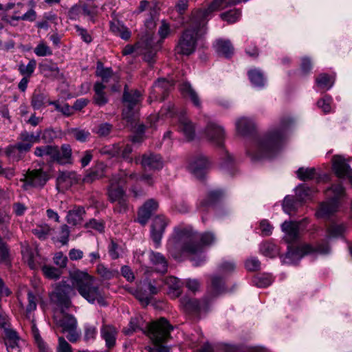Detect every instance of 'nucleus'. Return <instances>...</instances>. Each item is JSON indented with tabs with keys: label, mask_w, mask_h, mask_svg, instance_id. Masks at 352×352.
<instances>
[{
	"label": "nucleus",
	"mask_w": 352,
	"mask_h": 352,
	"mask_svg": "<svg viewBox=\"0 0 352 352\" xmlns=\"http://www.w3.org/2000/svg\"><path fill=\"white\" fill-rule=\"evenodd\" d=\"M72 286L62 281L50 294V300L60 308H69L71 302L69 294L75 287L79 294L92 305L106 306L104 298L98 286L94 285L95 278L87 271L74 270L69 272Z\"/></svg>",
	"instance_id": "1"
},
{
	"label": "nucleus",
	"mask_w": 352,
	"mask_h": 352,
	"mask_svg": "<svg viewBox=\"0 0 352 352\" xmlns=\"http://www.w3.org/2000/svg\"><path fill=\"white\" fill-rule=\"evenodd\" d=\"M216 241L215 234L211 232H205L198 236L190 226L176 228L167 242L166 248L175 258L184 254L197 256L203 252L204 246H210Z\"/></svg>",
	"instance_id": "2"
},
{
	"label": "nucleus",
	"mask_w": 352,
	"mask_h": 352,
	"mask_svg": "<svg viewBox=\"0 0 352 352\" xmlns=\"http://www.w3.org/2000/svg\"><path fill=\"white\" fill-rule=\"evenodd\" d=\"M291 122V119L283 118L278 127L274 129L265 136L254 140L247 151L251 160L258 161L274 156L287 136Z\"/></svg>",
	"instance_id": "3"
},
{
	"label": "nucleus",
	"mask_w": 352,
	"mask_h": 352,
	"mask_svg": "<svg viewBox=\"0 0 352 352\" xmlns=\"http://www.w3.org/2000/svg\"><path fill=\"white\" fill-rule=\"evenodd\" d=\"M236 269V263L231 260H223L217 267V273L210 277L212 295H207L201 300L184 296L181 298V303L184 308H207L212 305L216 296L226 293L228 289L226 287V280Z\"/></svg>",
	"instance_id": "4"
},
{
	"label": "nucleus",
	"mask_w": 352,
	"mask_h": 352,
	"mask_svg": "<svg viewBox=\"0 0 352 352\" xmlns=\"http://www.w3.org/2000/svg\"><path fill=\"white\" fill-rule=\"evenodd\" d=\"M198 10L192 13L190 25L182 33L175 50L177 54L188 56L192 54L196 48L197 41L206 32L205 24L201 26V19H197Z\"/></svg>",
	"instance_id": "5"
},
{
	"label": "nucleus",
	"mask_w": 352,
	"mask_h": 352,
	"mask_svg": "<svg viewBox=\"0 0 352 352\" xmlns=\"http://www.w3.org/2000/svg\"><path fill=\"white\" fill-rule=\"evenodd\" d=\"M327 201L320 204L316 214L318 218H328L336 212L340 201L345 197V190L342 184H332L324 192Z\"/></svg>",
	"instance_id": "6"
},
{
	"label": "nucleus",
	"mask_w": 352,
	"mask_h": 352,
	"mask_svg": "<svg viewBox=\"0 0 352 352\" xmlns=\"http://www.w3.org/2000/svg\"><path fill=\"white\" fill-rule=\"evenodd\" d=\"M330 251L327 244H321L314 247L310 244H302L296 247L288 246V250L283 261L285 264H296L304 256L308 254H325Z\"/></svg>",
	"instance_id": "7"
},
{
	"label": "nucleus",
	"mask_w": 352,
	"mask_h": 352,
	"mask_svg": "<svg viewBox=\"0 0 352 352\" xmlns=\"http://www.w3.org/2000/svg\"><path fill=\"white\" fill-rule=\"evenodd\" d=\"M173 329L174 327L165 318H160L149 322L146 336L152 343L167 342Z\"/></svg>",
	"instance_id": "8"
},
{
	"label": "nucleus",
	"mask_w": 352,
	"mask_h": 352,
	"mask_svg": "<svg viewBox=\"0 0 352 352\" xmlns=\"http://www.w3.org/2000/svg\"><path fill=\"white\" fill-rule=\"evenodd\" d=\"M138 178L135 173H127L125 170H121L119 173L113 175L108 188V196L111 202L114 203L126 197L122 186L129 180Z\"/></svg>",
	"instance_id": "9"
},
{
	"label": "nucleus",
	"mask_w": 352,
	"mask_h": 352,
	"mask_svg": "<svg viewBox=\"0 0 352 352\" xmlns=\"http://www.w3.org/2000/svg\"><path fill=\"white\" fill-rule=\"evenodd\" d=\"M49 179V175L42 168L29 170L21 179L24 182L23 188L25 190L30 187L43 188Z\"/></svg>",
	"instance_id": "10"
},
{
	"label": "nucleus",
	"mask_w": 352,
	"mask_h": 352,
	"mask_svg": "<svg viewBox=\"0 0 352 352\" xmlns=\"http://www.w3.org/2000/svg\"><path fill=\"white\" fill-rule=\"evenodd\" d=\"M135 163L140 164L145 170H159L164 166L162 157L153 153H146L135 157Z\"/></svg>",
	"instance_id": "11"
},
{
	"label": "nucleus",
	"mask_w": 352,
	"mask_h": 352,
	"mask_svg": "<svg viewBox=\"0 0 352 352\" xmlns=\"http://www.w3.org/2000/svg\"><path fill=\"white\" fill-rule=\"evenodd\" d=\"M41 131L38 130L34 134L27 131L21 132L19 136V142L17 143L18 151L21 153L28 152L34 143L41 142Z\"/></svg>",
	"instance_id": "12"
},
{
	"label": "nucleus",
	"mask_w": 352,
	"mask_h": 352,
	"mask_svg": "<svg viewBox=\"0 0 352 352\" xmlns=\"http://www.w3.org/2000/svg\"><path fill=\"white\" fill-rule=\"evenodd\" d=\"M141 94L138 90L129 92L124 89L123 94V102L126 106L122 112L123 118L128 121L131 120L133 116V108L140 101Z\"/></svg>",
	"instance_id": "13"
},
{
	"label": "nucleus",
	"mask_w": 352,
	"mask_h": 352,
	"mask_svg": "<svg viewBox=\"0 0 352 352\" xmlns=\"http://www.w3.org/2000/svg\"><path fill=\"white\" fill-rule=\"evenodd\" d=\"M168 223V219L162 215L156 216L153 220L151 235L156 248L160 246L161 240Z\"/></svg>",
	"instance_id": "14"
},
{
	"label": "nucleus",
	"mask_w": 352,
	"mask_h": 352,
	"mask_svg": "<svg viewBox=\"0 0 352 352\" xmlns=\"http://www.w3.org/2000/svg\"><path fill=\"white\" fill-rule=\"evenodd\" d=\"M210 166V162L208 159L204 155H199L192 160L188 165V170L195 177L201 178Z\"/></svg>",
	"instance_id": "15"
},
{
	"label": "nucleus",
	"mask_w": 352,
	"mask_h": 352,
	"mask_svg": "<svg viewBox=\"0 0 352 352\" xmlns=\"http://www.w3.org/2000/svg\"><path fill=\"white\" fill-rule=\"evenodd\" d=\"M333 170L339 178L348 177L350 173V166L346 158L340 155H333L332 160Z\"/></svg>",
	"instance_id": "16"
},
{
	"label": "nucleus",
	"mask_w": 352,
	"mask_h": 352,
	"mask_svg": "<svg viewBox=\"0 0 352 352\" xmlns=\"http://www.w3.org/2000/svg\"><path fill=\"white\" fill-rule=\"evenodd\" d=\"M158 206L159 204L157 201L153 199H148L140 208L138 221L143 226L145 225L151 218L153 212L157 210Z\"/></svg>",
	"instance_id": "17"
},
{
	"label": "nucleus",
	"mask_w": 352,
	"mask_h": 352,
	"mask_svg": "<svg viewBox=\"0 0 352 352\" xmlns=\"http://www.w3.org/2000/svg\"><path fill=\"white\" fill-rule=\"evenodd\" d=\"M34 155L40 157L49 156L52 161H56L58 163L64 162L60 157V153L58 146L46 145L37 146L35 148Z\"/></svg>",
	"instance_id": "18"
},
{
	"label": "nucleus",
	"mask_w": 352,
	"mask_h": 352,
	"mask_svg": "<svg viewBox=\"0 0 352 352\" xmlns=\"http://www.w3.org/2000/svg\"><path fill=\"white\" fill-rule=\"evenodd\" d=\"M206 133L208 138L214 144L221 146L224 140L223 129L214 122L208 124Z\"/></svg>",
	"instance_id": "19"
},
{
	"label": "nucleus",
	"mask_w": 352,
	"mask_h": 352,
	"mask_svg": "<svg viewBox=\"0 0 352 352\" xmlns=\"http://www.w3.org/2000/svg\"><path fill=\"white\" fill-rule=\"evenodd\" d=\"M300 223V222L296 221H285L283 223L281 228L285 233V240L287 243L294 242L298 238Z\"/></svg>",
	"instance_id": "20"
},
{
	"label": "nucleus",
	"mask_w": 352,
	"mask_h": 352,
	"mask_svg": "<svg viewBox=\"0 0 352 352\" xmlns=\"http://www.w3.org/2000/svg\"><path fill=\"white\" fill-rule=\"evenodd\" d=\"M178 119L179 131L183 133L186 139L188 140H192L195 135V126L192 122L184 111L179 113Z\"/></svg>",
	"instance_id": "21"
},
{
	"label": "nucleus",
	"mask_w": 352,
	"mask_h": 352,
	"mask_svg": "<svg viewBox=\"0 0 352 352\" xmlns=\"http://www.w3.org/2000/svg\"><path fill=\"white\" fill-rule=\"evenodd\" d=\"M148 325L149 322L142 316L138 315L131 319L129 328L124 329L123 331L126 335H131L135 331H141L146 335Z\"/></svg>",
	"instance_id": "22"
},
{
	"label": "nucleus",
	"mask_w": 352,
	"mask_h": 352,
	"mask_svg": "<svg viewBox=\"0 0 352 352\" xmlns=\"http://www.w3.org/2000/svg\"><path fill=\"white\" fill-rule=\"evenodd\" d=\"M96 75L101 78V81L99 82L107 86L111 81L118 82V76L113 72L111 68L104 67L100 62L97 64Z\"/></svg>",
	"instance_id": "23"
},
{
	"label": "nucleus",
	"mask_w": 352,
	"mask_h": 352,
	"mask_svg": "<svg viewBox=\"0 0 352 352\" xmlns=\"http://www.w3.org/2000/svg\"><path fill=\"white\" fill-rule=\"evenodd\" d=\"M54 318L55 322L62 327L63 329L70 328L72 320L75 322V327H77L76 318L65 313V309H54Z\"/></svg>",
	"instance_id": "24"
},
{
	"label": "nucleus",
	"mask_w": 352,
	"mask_h": 352,
	"mask_svg": "<svg viewBox=\"0 0 352 352\" xmlns=\"http://www.w3.org/2000/svg\"><path fill=\"white\" fill-rule=\"evenodd\" d=\"M149 259L157 272L165 273L167 271V261L161 253L151 251L149 254Z\"/></svg>",
	"instance_id": "25"
},
{
	"label": "nucleus",
	"mask_w": 352,
	"mask_h": 352,
	"mask_svg": "<svg viewBox=\"0 0 352 352\" xmlns=\"http://www.w3.org/2000/svg\"><path fill=\"white\" fill-rule=\"evenodd\" d=\"M101 336L104 340L106 346L109 349L113 347L116 342L117 331L110 325H104L101 329Z\"/></svg>",
	"instance_id": "26"
},
{
	"label": "nucleus",
	"mask_w": 352,
	"mask_h": 352,
	"mask_svg": "<svg viewBox=\"0 0 352 352\" xmlns=\"http://www.w3.org/2000/svg\"><path fill=\"white\" fill-rule=\"evenodd\" d=\"M179 89L184 97L189 98L195 107H201V103L199 97L188 82L182 84Z\"/></svg>",
	"instance_id": "27"
},
{
	"label": "nucleus",
	"mask_w": 352,
	"mask_h": 352,
	"mask_svg": "<svg viewBox=\"0 0 352 352\" xmlns=\"http://www.w3.org/2000/svg\"><path fill=\"white\" fill-rule=\"evenodd\" d=\"M217 53L226 58H230L234 53V47L229 40L219 39L214 45Z\"/></svg>",
	"instance_id": "28"
},
{
	"label": "nucleus",
	"mask_w": 352,
	"mask_h": 352,
	"mask_svg": "<svg viewBox=\"0 0 352 352\" xmlns=\"http://www.w3.org/2000/svg\"><path fill=\"white\" fill-rule=\"evenodd\" d=\"M107 85H102V82H96L94 84L95 95L94 97V102L98 106H103L108 102V98L104 92Z\"/></svg>",
	"instance_id": "29"
},
{
	"label": "nucleus",
	"mask_w": 352,
	"mask_h": 352,
	"mask_svg": "<svg viewBox=\"0 0 352 352\" xmlns=\"http://www.w3.org/2000/svg\"><path fill=\"white\" fill-rule=\"evenodd\" d=\"M165 283L168 287V294L173 298L178 297L181 294L182 283L177 278L169 276L165 279Z\"/></svg>",
	"instance_id": "30"
},
{
	"label": "nucleus",
	"mask_w": 352,
	"mask_h": 352,
	"mask_svg": "<svg viewBox=\"0 0 352 352\" xmlns=\"http://www.w3.org/2000/svg\"><path fill=\"white\" fill-rule=\"evenodd\" d=\"M236 128L239 134L245 135L254 129V123L251 119L241 118L236 122Z\"/></svg>",
	"instance_id": "31"
},
{
	"label": "nucleus",
	"mask_w": 352,
	"mask_h": 352,
	"mask_svg": "<svg viewBox=\"0 0 352 352\" xmlns=\"http://www.w3.org/2000/svg\"><path fill=\"white\" fill-rule=\"evenodd\" d=\"M85 213L84 208L78 207L68 212L66 220L69 224L73 226L78 225L82 222Z\"/></svg>",
	"instance_id": "32"
},
{
	"label": "nucleus",
	"mask_w": 352,
	"mask_h": 352,
	"mask_svg": "<svg viewBox=\"0 0 352 352\" xmlns=\"http://www.w3.org/2000/svg\"><path fill=\"white\" fill-rule=\"evenodd\" d=\"M105 166L100 164L94 167L83 178V182L91 183L94 181L102 177L104 175Z\"/></svg>",
	"instance_id": "33"
},
{
	"label": "nucleus",
	"mask_w": 352,
	"mask_h": 352,
	"mask_svg": "<svg viewBox=\"0 0 352 352\" xmlns=\"http://www.w3.org/2000/svg\"><path fill=\"white\" fill-rule=\"evenodd\" d=\"M302 204L301 201L298 200L296 197L294 199L292 196H286L283 202V209L285 213L290 215L293 212H295Z\"/></svg>",
	"instance_id": "34"
},
{
	"label": "nucleus",
	"mask_w": 352,
	"mask_h": 352,
	"mask_svg": "<svg viewBox=\"0 0 352 352\" xmlns=\"http://www.w3.org/2000/svg\"><path fill=\"white\" fill-rule=\"evenodd\" d=\"M98 274L104 280H111L119 276V272L115 269L108 268L102 263H99L96 267Z\"/></svg>",
	"instance_id": "35"
},
{
	"label": "nucleus",
	"mask_w": 352,
	"mask_h": 352,
	"mask_svg": "<svg viewBox=\"0 0 352 352\" xmlns=\"http://www.w3.org/2000/svg\"><path fill=\"white\" fill-rule=\"evenodd\" d=\"M260 252L265 256L274 258L279 254L278 248L272 242L265 241L260 245Z\"/></svg>",
	"instance_id": "36"
},
{
	"label": "nucleus",
	"mask_w": 352,
	"mask_h": 352,
	"mask_svg": "<svg viewBox=\"0 0 352 352\" xmlns=\"http://www.w3.org/2000/svg\"><path fill=\"white\" fill-rule=\"evenodd\" d=\"M296 197L299 201L302 203L311 199L314 193V190L309 188L306 184H299L295 189Z\"/></svg>",
	"instance_id": "37"
},
{
	"label": "nucleus",
	"mask_w": 352,
	"mask_h": 352,
	"mask_svg": "<svg viewBox=\"0 0 352 352\" xmlns=\"http://www.w3.org/2000/svg\"><path fill=\"white\" fill-rule=\"evenodd\" d=\"M76 180V174L72 172H60L56 179L57 184L61 187L70 186Z\"/></svg>",
	"instance_id": "38"
},
{
	"label": "nucleus",
	"mask_w": 352,
	"mask_h": 352,
	"mask_svg": "<svg viewBox=\"0 0 352 352\" xmlns=\"http://www.w3.org/2000/svg\"><path fill=\"white\" fill-rule=\"evenodd\" d=\"M250 82L255 87L261 88L264 86L265 80L263 74L258 69H252L248 72Z\"/></svg>",
	"instance_id": "39"
},
{
	"label": "nucleus",
	"mask_w": 352,
	"mask_h": 352,
	"mask_svg": "<svg viewBox=\"0 0 352 352\" xmlns=\"http://www.w3.org/2000/svg\"><path fill=\"white\" fill-rule=\"evenodd\" d=\"M316 85L318 87L322 89H329L334 84V78L330 76L327 74H321L316 79Z\"/></svg>",
	"instance_id": "40"
},
{
	"label": "nucleus",
	"mask_w": 352,
	"mask_h": 352,
	"mask_svg": "<svg viewBox=\"0 0 352 352\" xmlns=\"http://www.w3.org/2000/svg\"><path fill=\"white\" fill-rule=\"evenodd\" d=\"M273 280V277L270 274H263L255 276L252 282L256 287L264 288L270 286Z\"/></svg>",
	"instance_id": "41"
},
{
	"label": "nucleus",
	"mask_w": 352,
	"mask_h": 352,
	"mask_svg": "<svg viewBox=\"0 0 352 352\" xmlns=\"http://www.w3.org/2000/svg\"><path fill=\"white\" fill-rule=\"evenodd\" d=\"M47 104L50 105H53L55 107V109L59 112H60L65 116L69 117L73 114V111L72 107H70L66 102L60 103L58 100L51 101L48 100Z\"/></svg>",
	"instance_id": "42"
},
{
	"label": "nucleus",
	"mask_w": 352,
	"mask_h": 352,
	"mask_svg": "<svg viewBox=\"0 0 352 352\" xmlns=\"http://www.w3.org/2000/svg\"><path fill=\"white\" fill-rule=\"evenodd\" d=\"M36 66V61L34 59H31L28 65H24L21 63L18 66L19 73L25 77L30 78L34 73Z\"/></svg>",
	"instance_id": "43"
},
{
	"label": "nucleus",
	"mask_w": 352,
	"mask_h": 352,
	"mask_svg": "<svg viewBox=\"0 0 352 352\" xmlns=\"http://www.w3.org/2000/svg\"><path fill=\"white\" fill-rule=\"evenodd\" d=\"M46 96L44 94L40 92H34L32 96L31 105L35 110H38L45 107Z\"/></svg>",
	"instance_id": "44"
},
{
	"label": "nucleus",
	"mask_w": 352,
	"mask_h": 352,
	"mask_svg": "<svg viewBox=\"0 0 352 352\" xmlns=\"http://www.w3.org/2000/svg\"><path fill=\"white\" fill-rule=\"evenodd\" d=\"M345 230L346 227L344 226V225L332 223L327 228L328 237L334 238L341 236L344 234Z\"/></svg>",
	"instance_id": "45"
},
{
	"label": "nucleus",
	"mask_w": 352,
	"mask_h": 352,
	"mask_svg": "<svg viewBox=\"0 0 352 352\" xmlns=\"http://www.w3.org/2000/svg\"><path fill=\"white\" fill-rule=\"evenodd\" d=\"M298 177L302 181L313 179L316 175V169L314 168H300L297 172Z\"/></svg>",
	"instance_id": "46"
},
{
	"label": "nucleus",
	"mask_w": 352,
	"mask_h": 352,
	"mask_svg": "<svg viewBox=\"0 0 352 352\" xmlns=\"http://www.w3.org/2000/svg\"><path fill=\"white\" fill-rule=\"evenodd\" d=\"M71 134L77 141L80 142H86L90 137V133L85 129L73 128L69 130Z\"/></svg>",
	"instance_id": "47"
},
{
	"label": "nucleus",
	"mask_w": 352,
	"mask_h": 352,
	"mask_svg": "<svg viewBox=\"0 0 352 352\" xmlns=\"http://www.w3.org/2000/svg\"><path fill=\"white\" fill-rule=\"evenodd\" d=\"M51 232L50 226L47 223L36 226L32 229V233L40 239H45Z\"/></svg>",
	"instance_id": "48"
},
{
	"label": "nucleus",
	"mask_w": 352,
	"mask_h": 352,
	"mask_svg": "<svg viewBox=\"0 0 352 352\" xmlns=\"http://www.w3.org/2000/svg\"><path fill=\"white\" fill-rule=\"evenodd\" d=\"M241 16V12L238 9L231 10L221 14V18L229 23H235L240 19Z\"/></svg>",
	"instance_id": "49"
},
{
	"label": "nucleus",
	"mask_w": 352,
	"mask_h": 352,
	"mask_svg": "<svg viewBox=\"0 0 352 352\" xmlns=\"http://www.w3.org/2000/svg\"><path fill=\"white\" fill-rule=\"evenodd\" d=\"M42 271L44 275L50 279H58L61 275L60 270L52 266L45 265L43 267Z\"/></svg>",
	"instance_id": "50"
},
{
	"label": "nucleus",
	"mask_w": 352,
	"mask_h": 352,
	"mask_svg": "<svg viewBox=\"0 0 352 352\" xmlns=\"http://www.w3.org/2000/svg\"><path fill=\"white\" fill-rule=\"evenodd\" d=\"M173 85V82L172 81L162 78L157 80L154 83L153 87L155 89V91L159 93L168 90Z\"/></svg>",
	"instance_id": "51"
},
{
	"label": "nucleus",
	"mask_w": 352,
	"mask_h": 352,
	"mask_svg": "<svg viewBox=\"0 0 352 352\" xmlns=\"http://www.w3.org/2000/svg\"><path fill=\"white\" fill-rule=\"evenodd\" d=\"M69 325L70 328L63 329V331L64 333H67V338L70 342H76L80 338V333L76 330V327H75V322L74 320H72V322Z\"/></svg>",
	"instance_id": "52"
},
{
	"label": "nucleus",
	"mask_w": 352,
	"mask_h": 352,
	"mask_svg": "<svg viewBox=\"0 0 352 352\" xmlns=\"http://www.w3.org/2000/svg\"><path fill=\"white\" fill-rule=\"evenodd\" d=\"M34 52L38 56H46L52 54L50 47L43 42L39 43L34 48Z\"/></svg>",
	"instance_id": "53"
},
{
	"label": "nucleus",
	"mask_w": 352,
	"mask_h": 352,
	"mask_svg": "<svg viewBox=\"0 0 352 352\" xmlns=\"http://www.w3.org/2000/svg\"><path fill=\"white\" fill-rule=\"evenodd\" d=\"M132 151H133L132 145L126 144L123 147L120 146L119 155L124 160L127 161L129 163H132L133 161L135 162V158L133 159L131 155Z\"/></svg>",
	"instance_id": "54"
},
{
	"label": "nucleus",
	"mask_w": 352,
	"mask_h": 352,
	"mask_svg": "<svg viewBox=\"0 0 352 352\" xmlns=\"http://www.w3.org/2000/svg\"><path fill=\"white\" fill-rule=\"evenodd\" d=\"M57 132L53 129H46L41 131V140L45 143H51L57 138Z\"/></svg>",
	"instance_id": "55"
},
{
	"label": "nucleus",
	"mask_w": 352,
	"mask_h": 352,
	"mask_svg": "<svg viewBox=\"0 0 352 352\" xmlns=\"http://www.w3.org/2000/svg\"><path fill=\"white\" fill-rule=\"evenodd\" d=\"M120 144L106 146L100 149V153L104 155H109L111 157L118 156L120 154Z\"/></svg>",
	"instance_id": "56"
},
{
	"label": "nucleus",
	"mask_w": 352,
	"mask_h": 352,
	"mask_svg": "<svg viewBox=\"0 0 352 352\" xmlns=\"http://www.w3.org/2000/svg\"><path fill=\"white\" fill-rule=\"evenodd\" d=\"M164 342L153 343V346H147L145 349L148 352H170V348L168 345L163 344Z\"/></svg>",
	"instance_id": "57"
},
{
	"label": "nucleus",
	"mask_w": 352,
	"mask_h": 352,
	"mask_svg": "<svg viewBox=\"0 0 352 352\" xmlns=\"http://www.w3.org/2000/svg\"><path fill=\"white\" fill-rule=\"evenodd\" d=\"M332 98L329 96H325L323 98L319 100L317 102L318 107L322 109L324 113H329L331 110Z\"/></svg>",
	"instance_id": "58"
},
{
	"label": "nucleus",
	"mask_w": 352,
	"mask_h": 352,
	"mask_svg": "<svg viewBox=\"0 0 352 352\" xmlns=\"http://www.w3.org/2000/svg\"><path fill=\"white\" fill-rule=\"evenodd\" d=\"M97 330L96 327L92 325H86L85 327L84 339L87 342H92L96 338Z\"/></svg>",
	"instance_id": "59"
},
{
	"label": "nucleus",
	"mask_w": 352,
	"mask_h": 352,
	"mask_svg": "<svg viewBox=\"0 0 352 352\" xmlns=\"http://www.w3.org/2000/svg\"><path fill=\"white\" fill-rule=\"evenodd\" d=\"M261 263L256 257H251L246 260L245 267L248 271H256L260 269Z\"/></svg>",
	"instance_id": "60"
},
{
	"label": "nucleus",
	"mask_w": 352,
	"mask_h": 352,
	"mask_svg": "<svg viewBox=\"0 0 352 352\" xmlns=\"http://www.w3.org/2000/svg\"><path fill=\"white\" fill-rule=\"evenodd\" d=\"M85 227L87 228L94 229L99 232H102L104 229V223L95 219H92L89 222L86 223Z\"/></svg>",
	"instance_id": "61"
},
{
	"label": "nucleus",
	"mask_w": 352,
	"mask_h": 352,
	"mask_svg": "<svg viewBox=\"0 0 352 352\" xmlns=\"http://www.w3.org/2000/svg\"><path fill=\"white\" fill-rule=\"evenodd\" d=\"M69 227L64 224L60 226V230L59 232V241L63 245H66L69 241Z\"/></svg>",
	"instance_id": "62"
},
{
	"label": "nucleus",
	"mask_w": 352,
	"mask_h": 352,
	"mask_svg": "<svg viewBox=\"0 0 352 352\" xmlns=\"http://www.w3.org/2000/svg\"><path fill=\"white\" fill-rule=\"evenodd\" d=\"M54 262L60 268H65L67 266V257L61 252H57L54 256Z\"/></svg>",
	"instance_id": "63"
},
{
	"label": "nucleus",
	"mask_w": 352,
	"mask_h": 352,
	"mask_svg": "<svg viewBox=\"0 0 352 352\" xmlns=\"http://www.w3.org/2000/svg\"><path fill=\"white\" fill-rule=\"evenodd\" d=\"M108 251L112 259H117L120 256V248L114 241H111L109 243Z\"/></svg>",
	"instance_id": "64"
}]
</instances>
